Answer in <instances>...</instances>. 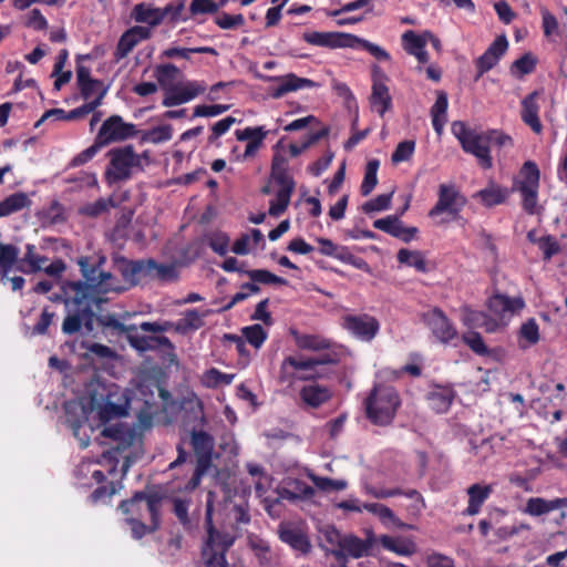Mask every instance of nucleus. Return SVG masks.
<instances>
[{
	"label": "nucleus",
	"mask_w": 567,
	"mask_h": 567,
	"mask_svg": "<svg viewBox=\"0 0 567 567\" xmlns=\"http://www.w3.org/2000/svg\"><path fill=\"white\" fill-rule=\"evenodd\" d=\"M451 131L458 140L463 151L474 155L478 164L485 169L493 166L488 144H494L499 148L513 146V138L498 130L478 133L470 128L464 122L455 121L452 123Z\"/></svg>",
	"instance_id": "nucleus-1"
},
{
	"label": "nucleus",
	"mask_w": 567,
	"mask_h": 567,
	"mask_svg": "<svg viewBox=\"0 0 567 567\" xmlns=\"http://www.w3.org/2000/svg\"><path fill=\"white\" fill-rule=\"evenodd\" d=\"M163 498H124L118 508L123 514L137 513L125 520L131 526L132 536L141 539L147 533H152L159 527V511Z\"/></svg>",
	"instance_id": "nucleus-2"
},
{
	"label": "nucleus",
	"mask_w": 567,
	"mask_h": 567,
	"mask_svg": "<svg viewBox=\"0 0 567 567\" xmlns=\"http://www.w3.org/2000/svg\"><path fill=\"white\" fill-rule=\"evenodd\" d=\"M400 404L399 393L393 386L378 384L364 401L367 417L374 425L386 426L392 423Z\"/></svg>",
	"instance_id": "nucleus-3"
},
{
	"label": "nucleus",
	"mask_w": 567,
	"mask_h": 567,
	"mask_svg": "<svg viewBox=\"0 0 567 567\" xmlns=\"http://www.w3.org/2000/svg\"><path fill=\"white\" fill-rule=\"evenodd\" d=\"M20 249L12 244L0 243V281L8 279L11 270L23 274H35L41 271L43 264L48 261L45 256L35 252V246L28 244L22 258H19Z\"/></svg>",
	"instance_id": "nucleus-4"
},
{
	"label": "nucleus",
	"mask_w": 567,
	"mask_h": 567,
	"mask_svg": "<svg viewBox=\"0 0 567 567\" xmlns=\"http://www.w3.org/2000/svg\"><path fill=\"white\" fill-rule=\"evenodd\" d=\"M208 498L206 505L207 540L203 546L202 557L204 567H229L226 560V551L233 546L236 536L228 533H219L213 525V512L215 501Z\"/></svg>",
	"instance_id": "nucleus-5"
},
{
	"label": "nucleus",
	"mask_w": 567,
	"mask_h": 567,
	"mask_svg": "<svg viewBox=\"0 0 567 567\" xmlns=\"http://www.w3.org/2000/svg\"><path fill=\"white\" fill-rule=\"evenodd\" d=\"M86 392L90 412L95 411L102 423L126 415L125 406L113 401L115 393L104 383L92 380L86 386Z\"/></svg>",
	"instance_id": "nucleus-6"
},
{
	"label": "nucleus",
	"mask_w": 567,
	"mask_h": 567,
	"mask_svg": "<svg viewBox=\"0 0 567 567\" xmlns=\"http://www.w3.org/2000/svg\"><path fill=\"white\" fill-rule=\"evenodd\" d=\"M107 156L110 163L105 171V177L110 184L130 179L134 168L143 169L141 155L135 153L133 145L112 148Z\"/></svg>",
	"instance_id": "nucleus-7"
},
{
	"label": "nucleus",
	"mask_w": 567,
	"mask_h": 567,
	"mask_svg": "<svg viewBox=\"0 0 567 567\" xmlns=\"http://www.w3.org/2000/svg\"><path fill=\"white\" fill-rule=\"evenodd\" d=\"M137 133L134 124L124 122L120 115H111L103 122L96 136L106 146L134 137Z\"/></svg>",
	"instance_id": "nucleus-8"
},
{
	"label": "nucleus",
	"mask_w": 567,
	"mask_h": 567,
	"mask_svg": "<svg viewBox=\"0 0 567 567\" xmlns=\"http://www.w3.org/2000/svg\"><path fill=\"white\" fill-rule=\"evenodd\" d=\"M524 179L519 182L517 189L523 197V208L530 215L535 214L537 206V190L539 186V169L530 161L523 165Z\"/></svg>",
	"instance_id": "nucleus-9"
},
{
	"label": "nucleus",
	"mask_w": 567,
	"mask_h": 567,
	"mask_svg": "<svg viewBox=\"0 0 567 567\" xmlns=\"http://www.w3.org/2000/svg\"><path fill=\"white\" fill-rule=\"evenodd\" d=\"M375 538L368 533L365 539H360L352 534L343 536L341 548H331L330 554L340 563H346L347 557L361 558L373 550Z\"/></svg>",
	"instance_id": "nucleus-10"
},
{
	"label": "nucleus",
	"mask_w": 567,
	"mask_h": 567,
	"mask_svg": "<svg viewBox=\"0 0 567 567\" xmlns=\"http://www.w3.org/2000/svg\"><path fill=\"white\" fill-rule=\"evenodd\" d=\"M113 265L121 274L124 281L131 287L137 286L142 279H148L151 275V259L130 260L123 256L115 255Z\"/></svg>",
	"instance_id": "nucleus-11"
},
{
	"label": "nucleus",
	"mask_w": 567,
	"mask_h": 567,
	"mask_svg": "<svg viewBox=\"0 0 567 567\" xmlns=\"http://www.w3.org/2000/svg\"><path fill=\"white\" fill-rule=\"evenodd\" d=\"M489 316L496 322V328L506 324V321L517 311L525 307L522 298H509L496 293L487 302Z\"/></svg>",
	"instance_id": "nucleus-12"
},
{
	"label": "nucleus",
	"mask_w": 567,
	"mask_h": 567,
	"mask_svg": "<svg viewBox=\"0 0 567 567\" xmlns=\"http://www.w3.org/2000/svg\"><path fill=\"white\" fill-rule=\"evenodd\" d=\"M388 76L381 71L378 65L373 66L372 74V92L370 95V105L372 110L377 111L380 116L392 107V97L389 87L385 84Z\"/></svg>",
	"instance_id": "nucleus-13"
},
{
	"label": "nucleus",
	"mask_w": 567,
	"mask_h": 567,
	"mask_svg": "<svg viewBox=\"0 0 567 567\" xmlns=\"http://www.w3.org/2000/svg\"><path fill=\"white\" fill-rule=\"evenodd\" d=\"M302 39L312 45L323 48H354L357 35L343 32H318L310 31L302 34Z\"/></svg>",
	"instance_id": "nucleus-14"
},
{
	"label": "nucleus",
	"mask_w": 567,
	"mask_h": 567,
	"mask_svg": "<svg viewBox=\"0 0 567 567\" xmlns=\"http://www.w3.org/2000/svg\"><path fill=\"white\" fill-rule=\"evenodd\" d=\"M343 327L363 341H371L380 329L379 321L367 313L343 317Z\"/></svg>",
	"instance_id": "nucleus-15"
},
{
	"label": "nucleus",
	"mask_w": 567,
	"mask_h": 567,
	"mask_svg": "<svg viewBox=\"0 0 567 567\" xmlns=\"http://www.w3.org/2000/svg\"><path fill=\"white\" fill-rule=\"evenodd\" d=\"M463 204V197L453 185L441 184L439 188V199L436 204L431 208L429 215L431 217H435L444 212L451 215H456L458 214Z\"/></svg>",
	"instance_id": "nucleus-16"
},
{
	"label": "nucleus",
	"mask_w": 567,
	"mask_h": 567,
	"mask_svg": "<svg viewBox=\"0 0 567 567\" xmlns=\"http://www.w3.org/2000/svg\"><path fill=\"white\" fill-rule=\"evenodd\" d=\"M278 535L281 542L288 544L300 554H308L311 549L310 540L303 528L295 523L282 522L278 527Z\"/></svg>",
	"instance_id": "nucleus-17"
},
{
	"label": "nucleus",
	"mask_w": 567,
	"mask_h": 567,
	"mask_svg": "<svg viewBox=\"0 0 567 567\" xmlns=\"http://www.w3.org/2000/svg\"><path fill=\"white\" fill-rule=\"evenodd\" d=\"M423 318L434 337L441 342L446 343L456 337V329L441 309L434 308L424 313Z\"/></svg>",
	"instance_id": "nucleus-18"
},
{
	"label": "nucleus",
	"mask_w": 567,
	"mask_h": 567,
	"mask_svg": "<svg viewBox=\"0 0 567 567\" xmlns=\"http://www.w3.org/2000/svg\"><path fill=\"white\" fill-rule=\"evenodd\" d=\"M65 409V423L72 430L75 437L81 441L82 447H86L89 445V436L86 439H82L80 436L81 429L89 421V410L85 405L79 402H68L64 406Z\"/></svg>",
	"instance_id": "nucleus-19"
},
{
	"label": "nucleus",
	"mask_w": 567,
	"mask_h": 567,
	"mask_svg": "<svg viewBox=\"0 0 567 567\" xmlns=\"http://www.w3.org/2000/svg\"><path fill=\"white\" fill-rule=\"evenodd\" d=\"M95 313L93 309L78 310L66 315L62 322V332L66 336H72L85 328L86 333H91L94 329Z\"/></svg>",
	"instance_id": "nucleus-20"
},
{
	"label": "nucleus",
	"mask_w": 567,
	"mask_h": 567,
	"mask_svg": "<svg viewBox=\"0 0 567 567\" xmlns=\"http://www.w3.org/2000/svg\"><path fill=\"white\" fill-rule=\"evenodd\" d=\"M507 48L508 41L506 35L497 37L486 51L475 60V66L480 68V73H486L496 66Z\"/></svg>",
	"instance_id": "nucleus-21"
},
{
	"label": "nucleus",
	"mask_w": 567,
	"mask_h": 567,
	"mask_svg": "<svg viewBox=\"0 0 567 567\" xmlns=\"http://www.w3.org/2000/svg\"><path fill=\"white\" fill-rule=\"evenodd\" d=\"M65 289L68 290L69 301L74 309L85 310L92 309L95 298L92 293L90 285L83 281H65Z\"/></svg>",
	"instance_id": "nucleus-22"
},
{
	"label": "nucleus",
	"mask_w": 567,
	"mask_h": 567,
	"mask_svg": "<svg viewBox=\"0 0 567 567\" xmlns=\"http://www.w3.org/2000/svg\"><path fill=\"white\" fill-rule=\"evenodd\" d=\"M214 444V437L207 432L192 430L190 445L196 456V463L212 465Z\"/></svg>",
	"instance_id": "nucleus-23"
},
{
	"label": "nucleus",
	"mask_w": 567,
	"mask_h": 567,
	"mask_svg": "<svg viewBox=\"0 0 567 567\" xmlns=\"http://www.w3.org/2000/svg\"><path fill=\"white\" fill-rule=\"evenodd\" d=\"M332 392L329 388L318 383H310L300 390L302 402L312 409H317L331 399Z\"/></svg>",
	"instance_id": "nucleus-24"
},
{
	"label": "nucleus",
	"mask_w": 567,
	"mask_h": 567,
	"mask_svg": "<svg viewBox=\"0 0 567 567\" xmlns=\"http://www.w3.org/2000/svg\"><path fill=\"white\" fill-rule=\"evenodd\" d=\"M210 313L209 310L199 313L196 309H188L183 313V317L174 322V331L182 336L194 332L204 327V318Z\"/></svg>",
	"instance_id": "nucleus-25"
},
{
	"label": "nucleus",
	"mask_w": 567,
	"mask_h": 567,
	"mask_svg": "<svg viewBox=\"0 0 567 567\" xmlns=\"http://www.w3.org/2000/svg\"><path fill=\"white\" fill-rule=\"evenodd\" d=\"M280 188L276 193V198L269 203L268 214L274 217L280 216L289 206L291 195L295 190V181L287 183H276Z\"/></svg>",
	"instance_id": "nucleus-26"
},
{
	"label": "nucleus",
	"mask_w": 567,
	"mask_h": 567,
	"mask_svg": "<svg viewBox=\"0 0 567 567\" xmlns=\"http://www.w3.org/2000/svg\"><path fill=\"white\" fill-rule=\"evenodd\" d=\"M538 93L535 91L522 101V120L528 125L535 133H540L543 125L538 117L539 106L536 102Z\"/></svg>",
	"instance_id": "nucleus-27"
},
{
	"label": "nucleus",
	"mask_w": 567,
	"mask_h": 567,
	"mask_svg": "<svg viewBox=\"0 0 567 567\" xmlns=\"http://www.w3.org/2000/svg\"><path fill=\"white\" fill-rule=\"evenodd\" d=\"M426 402L435 413H446L454 400V392L447 388H436L426 394Z\"/></svg>",
	"instance_id": "nucleus-28"
},
{
	"label": "nucleus",
	"mask_w": 567,
	"mask_h": 567,
	"mask_svg": "<svg viewBox=\"0 0 567 567\" xmlns=\"http://www.w3.org/2000/svg\"><path fill=\"white\" fill-rule=\"evenodd\" d=\"M380 543L385 549L393 551L399 556H411L416 551L415 543L408 537L384 535L380 538Z\"/></svg>",
	"instance_id": "nucleus-29"
},
{
	"label": "nucleus",
	"mask_w": 567,
	"mask_h": 567,
	"mask_svg": "<svg viewBox=\"0 0 567 567\" xmlns=\"http://www.w3.org/2000/svg\"><path fill=\"white\" fill-rule=\"evenodd\" d=\"M132 17L136 22L147 23L151 27H157L163 22L161 8H154L144 2L134 7Z\"/></svg>",
	"instance_id": "nucleus-30"
},
{
	"label": "nucleus",
	"mask_w": 567,
	"mask_h": 567,
	"mask_svg": "<svg viewBox=\"0 0 567 567\" xmlns=\"http://www.w3.org/2000/svg\"><path fill=\"white\" fill-rule=\"evenodd\" d=\"M463 321L468 327L484 328L487 332H494L497 330L496 322L492 320L489 315L472 310L468 307L463 308Z\"/></svg>",
	"instance_id": "nucleus-31"
},
{
	"label": "nucleus",
	"mask_w": 567,
	"mask_h": 567,
	"mask_svg": "<svg viewBox=\"0 0 567 567\" xmlns=\"http://www.w3.org/2000/svg\"><path fill=\"white\" fill-rule=\"evenodd\" d=\"M225 512L226 517L236 524H248L250 516L247 504H236L233 498H223L218 504Z\"/></svg>",
	"instance_id": "nucleus-32"
},
{
	"label": "nucleus",
	"mask_w": 567,
	"mask_h": 567,
	"mask_svg": "<svg viewBox=\"0 0 567 567\" xmlns=\"http://www.w3.org/2000/svg\"><path fill=\"white\" fill-rule=\"evenodd\" d=\"M508 194L506 188L491 183L487 187L477 192L474 197L480 198L486 207H492L504 203Z\"/></svg>",
	"instance_id": "nucleus-33"
},
{
	"label": "nucleus",
	"mask_w": 567,
	"mask_h": 567,
	"mask_svg": "<svg viewBox=\"0 0 567 567\" xmlns=\"http://www.w3.org/2000/svg\"><path fill=\"white\" fill-rule=\"evenodd\" d=\"M447 105V94L444 91H439L436 101L431 107L432 124L437 134L442 133L443 126L446 123Z\"/></svg>",
	"instance_id": "nucleus-34"
},
{
	"label": "nucleus",
	"mask_w": 567,
	"mask_h": 567,
	"mask_svg": "<svg viewBox=\"0 0 567 567\" xmlns=\"http://www.w3.org/2000/svg\"><path fill=\"white\" fill-rule=\"evenodd\" d=\"M31 200L28 195L19 192L11 194L7 198L0 202V217L9 216L17 213L25 207H29Z\"/></svg>",
	"instance_id": "nucleus-35"
},
{
	"label": "nucleus",
	"mask_w": 567,
	"mask_h": 567,
	"mask_svg": "<svg viewBox=\"0 0 567 567\" xmlns=\"http://www.w3.org/2000/svg\"><path fill=\"white\" fill-rule=\"evenodd\" d=\"M264 79L267 81H277L282 83L287 93L301 89L315 87L317 85L312 80L299 78L293 73H288L284 76H265Z\"/></svg>",
	"instance_id": "nucleus-36"
},
{
	"label": "nucleus",
	"mask_w": 567,
	"mask_h": 567,
	"mask_svg": "<svg viewBox=\"0 0 567 567\" xmlns=\"http://www.w3.org/2000/svg\"><path fill=\"white\" fill-rule=\"evenodd\" d=\"M559 506H567V498H556L551 502H545L543 498H528L526 512L534 516L546 514Z\"/></svg>",
	"instance_id": "nucleus-37"
},
{
	"label": "nucleus",
	"mask_w": 567,
	"mask_h": 567,
	"mask_svg": "<svg viewBox=\"0 0 567 567\" xmlns=\"http://www.w3.org/2000/svg\"><path fill=\"white\" fill-rule=\"evenodd\" d=\"M518 337L519 347L523 349L534 346L539 341V328L534 318L528 319L520 326Z\"/></svg>",
	"instance_id": "nucleus-38"
},
{
	"label": "nucleus",
	"mask_w": 567,
	"mask_h": 567,
	"mask_svg": "<svg viewBox=\"0 0 567 567\" xmlns=\"http://www.w3.org/2000/svg\"><path fill=\"white\" fill-rule=\"evenodd\" d=\"M396 258L400 264L413 267L420 272L427 271L424 255L419 250H409L402 248L398 251Z\"/></svg>",
	"instance_id": "nucleus-39"
},
{
	"label": "nucleus",
	"mask_w": 567,
	"mask_h": 567,
	"mask_svg": "<svg viewBox=\"0 0 567 567\" xmlns=\"http://www.w3.org/2000/svg\"><path fill=\"white\" fill-rule=\"evenodd\" d=\"M270 178L276 183L293 181L288 172V159L282 154L275 152L271 161Z\"/></svg>",
	"instance_id": "nucleus-40"
},
{
	"label": "nucleus",
	"mask_w": 567,
	"mask_h": 567,
	"mask_svg": "<svg viewBox=\"0 0 567 567\" xmlns=\"http://www.w3.org/2000/svg\"><path fill=\"white\" fill-rule=\"evenodd\" d=\"M179 73V69L172 63L159 64L154 70V75L163 89L174 86Z\"/></svg>",
	"instance_id": "nucleus-41"
},
{
	"label": "nucleus",
	"mask_w": 567,
	"mask_h": 567,
	"mask_svg": "<svg viewBox=\"0 0 567 567\" xmlns=\"http://www.w3.org/2000/svg\"><path fill=\"white\" fill-rule=\"evenodd\" d=\"M105 262V257H101L96 265H91L86 257H82L79 259L78 264L80 266L81 272L85 278V282L90 285L92 289H96L97 280H99V271H101L100 267Z\"/></svg>",
	"instance_id": "nucleus-42"
},
{
	"label": "nucleus",
	"mask_w": 567,
	"mask_h": 567,
	"mask_svg": "<svg viewBox=\"0 0 567 567\" xmlns=\"http://www.w3.org/2000/svg\"><path fill=\"white\" fill-rule=\"evenodd\" d=\"M380 162L378 159H371L365 165L364 177L360 187L362 196H368L372 193L378 184V169Z\"/></svg>",
	"instance_id": "nucleus-43"
},
{
	"label": "nucleus",
	"mask_w": 567,
	"mask_h": 567,
	"mask_svg": "<svg viewBox=\"0 0 567 567\" xmlns=\"http://www.w3.org/2000/svg\"><path fill=\"white\" fill-rule=\"evenodd\" d=\"M292 334L295 336L297 347L300 349L319 351L330 347V342L319 336L298 334L297 332H292Z\"/></svg>",
	"instance_id": "nucleus-44"
},
{
	"label": "nucleus",
	"mask_w": 567,
	"mask_h": 567,
	"mask_svg": "<svg viewBox=\"0 0 567 567\" xmlns=\"http://www.w3.org/2000/svg\"><path fill=\"white\" fill-rule=\"evenodd\" d=\"M245 275L249 277V279L257 284H264V285H288V281L279 277L269 270L266 269H251L245 271Z\"/></svg>",
	"instance_id": "nucleus-45"
},
{
	"label": "nucleus",
	"mask_w": 567,
	"mask_h": 567,
	"mask_svg": "<svg viewBox=\"0 0 567 567\" xmlns=\"http://www.w3.org/2000/svg\"><path fill=\"white\" fill-rule=\"evenodd\" d=\"M177 278L176 269L173 265L158 264L151 259V275L148 279L159 281H173Z\"/></svg>",
	"instance_id": "nucleus-46"
},
{
	"label": "nucleus",
	"mask_w": 567,
	"mask_h": 567,
	"mask_svg": "<svg viewBox=\"0 0 567 567\" xmlns=\"http://www.w3.org/2000/svg\"><path fill=\"white\" fill-rule=\"evenodd\" d=\"M402 226L403 224L396 215H390L384 218L377 219L373 223L374 228L382 230L395 238L401 236Z\"/></svg>",
	"instance_id": "nucleus-47"
},
{
	"label": "nucleus",
	"mask_w": 567,
	"mask_h": 567,
	"mask_svg": "<svg viewBox=\"0 0 567 567\" xmlns=\"http://www.w3.org/2000/svg\"><path fill=\"white\" fill-rule=\"evenodd\" d=\"M288 368L297 371H312L315 369V358L297 359L295 357H287L281 364V379L290 375L288 374Z\"/></svg>",
	"instance_id": "nucleus-48"
},
{
	"label": "nucleus",
	"mask_w": 567,
	"mask_h": 567,
	"mask_svg": "<svg viewBox=\"0 0 567 567\" xmlns=\"http://www.w3.org/2000/svg\"><path fill=\"white\" fill-rule=\"evenodd\" d=\"M536 63V58L530 52H527L513 62L511 73L520 76L529 74L535 70Z\"/></svg>",
	"instance_id": "nucleus-49"
},
{
	"label": "nucleus",
	"mask_w": 567,
	"mask_h": 567,
	"mask_svg": "<svg viewBox=\"0 0 567 567\" xmlns=\"http://www.w3.org/2000/svg\"><path fill=\"white\" fill-rule=\"evenodd\" d=\"M111 207H116V203L112 197L99 198L93 203L86 204L81 213L89 217H97L107 212Z\"/></svg>",
	"instance_id": "nucleus-50"
},
{
	"label": "nucleus",
	"mask_w": 567,
	"mask_h": 567,
	"mask_svg": "<svg viewBox=\"0 0 567 567\" xmlns=\"http://www.w3.org/2000/svg\"><path fill=\"white\" fill-rule=\"evenodd\" d=\"M309 477L316 487L324 493L340 492L343 491L348 485L344 480H332L328 477H320L313 474H310Z\"/></svg>",
	"instance_id": "nucleus-51"
},
{
	"label": "nucleus",
	"mask_w": 567,
	"mask_h": 567,
	"mask_svg": "<svg viewBox=\"0 0 567 567\" xmlns=\"http://www.w3.org/2000/svg\"><path fill=\"white\" fill-rule=\"evenodd\" d=\"M241 332L246 341L256 349H259L267 339V332L259 323L245 327L243 328Z\"/></svg>",
	"instance_id": "nucleus-52"
},
{
	"label": "nucleus",
	"mask_w": 567,
	"mask_h": 567,
	"mask_svg": "<svg viewBox=\"0 0 567 567\" xmlns=\"http://www.w3.org/2000/svg\"><path fill=\"white\" fill-rule=\"evenodd\" d=\"M192 53H208L213 55H217V51L210 47H198V48H169L163 52V55L166 58H175L179 56L183 59H190Z\"/></svg>",
	"instance_id": "nucleus-53"
},
{
	"label": "nucleus",
	"mask_w": 567,
	"mask_h": 567,
	"mask_svg": "<svg viewBox=\"0 0 567 567\" xmlns=\"http://www.w3.org/2000/svg\"><path fill=\"white\" fill-rule=\"evenodd\" d=\"M336 259L349 264L357 269L363 270L365 272H370V267L367 261L360 257L354 256L348 247L340 246L338 252L336 255Z\"/></svg>",
	"instance_id": "nucleus-54"
},
{
	"label": "nucleus",
	"mask_w": 567,
	"mask_h": 567,
	"mask_svg": "<svg viewBox=\"0 0 567 567\" xmlns=\"http://www.w3.org/2000/svg\"><path fill=\"white\" fill-rule=\"evenodd\" d=\"M402 40L404 42L405 51L411 55L416 54V52L425 48L426 44L424 34L417 35L411 30L403 33Z\"/></svg>",
	"instance_id": "nucleus-55"
},
{
	"label": "nucleus",
	"mask_w": 567,
	"mask_h": 567,
	"mask_svg": "<svg viewBox=\"0 0 567 567\" xmlns=\"http://www.w3.org/2000/svg\"><path fill=\"white\" fill-rule=\"evenodd\" d=\"M219 8H223L219 4V1L215 0H193L189 6L190 16L197 14H209L216 13Z\"/></svg>",
	"instance_id": "nucleus-56"
},
{
	"label": "nucleus",
	"mask_w": 567,
	"mask_h": 567,
	"mask_svg": "<svg viewBox=\"0 0 567 567\" xmlns=\"http://www.w3.org/2000/svg\"><path fill=\"white\" fill-rule=\"evenodd\" d=\"M415 150V142L412 140H405L400 142L394 152L392 153L391 161L394 164L409 161Z\"/></svg>",
	"instance_id": "nucleus-57"
},
{
	"label": "nucleus",
	"mask_w": 567,
	"mask_h": 567,
	"mask_svg": "<svg viewBox=\"0 0 567 567\" xmlns=\"http://www.w3.org/2000/svg\"><path fill=\"white\" fill-rule=\"evenodd\" d=\"M393 193L394 192L392 190L389 194L378 195L375 198L364 203L362 205V210L365 214H370L373 212H381L388 209L391 205V198Z\"/></svg>",
	"instance_id": "nucleus-58"
},
{
	"label": "nucleus",
	"mask_w": 567,
	"mask_h": 567,
	"mask_svg": "<svg viewBox=\"0 0 567 567\" xmlns=\"http://www.w3.org/2000/svg\"><path fill=\"white\" fill-rule=\"evenodd\" d=\"M137 45L136 40L132 37V34L128 33L126 30L120 38L114 56L116 61H120L124 58H126L130 52Z\"/></svg>",
	"instance_id": "nucleus-59"
},
{
	"label": "nucleus",
	"mask_w": 567,
	"mask_h": 567,
	"mask_svg": "<svg viewBox=\"0 0 567 567\" xmlns=\"http://www.w3.org/2000/svg\"><path fill=\"white\" fill-rule=\"evenodd\" d=\"M114 277L111 272L101 270L99 271V280H97V287L96 290L101 292H123L126 290L125 287L121 285L113 284Z\"/></svg>",
	"instance_id": "nucleus-60"
},
{
	"label": "nucleus",
	"mask_w": 567,
	"mask_h": 567,
	"mask_svg": "<svg viewBox=\"0 0 567 567\" xmlns=\"http://www.w3.org/2000/svg\"><path fill=\"white\" fill-rule=\"evenodd\" d=\"M215 23L223 30H231L244 25L245 18L240 13L229 14L223 12L215 19Z\"/></svg>",
	"instance_id": "nucleus-61"
},
{
	"label": "nucleus",
	"mask_w": 567,
	"mask_h": 567,
	"mask_svg": "<svg viewBox=\"0 0 567 567\" xmlns=\"http://www.w3.org/2000/svg\"><path fill=\"white\" fill-rule=\"evenodd\" d=\"M102 147H104V145L102 144V142L96 136L94 143L90 147H87L86 150H84L83 152L78 154L72 159L71 165L76 167V166H81V165L87 163L89 161H91L96 155V153Z\"/></svg>",
	"instance_id": "nucleus-62"
},
{
	"label": "nucleus",
	"mask_w": 567,
	"mask_h": 567,
	"mask_svg": "<svg viewBox=\"0 0 567 567\" xmlns=\"http://www.w3.org/2000/svg\"><path fill=\"white\" fill-rule=\"evenodd\" d=\"M126 338L130 346L140 352H145L154 349L152 337L140 336L134 332H128L126 333Z\"/></svg>",
	"instance_id": "nucleus-63"
},
{
	"label": "nucleus",
	"mask_w": 567,
	"mask_h": 567,
	"mask_svg": "<svg viewBox=\"0 0 567 567\" xmlns=\"http://www.w3.org/2000/svg\"><path fill=\"white\" fill-rule=\"evenodd\" d=\"M537 245L544 254V259L549 260L554 255L559 252V244L553 236H544L538 239Z\"/></svg>",
	"instance_id": "nucleus-64"
}]
</instances>
